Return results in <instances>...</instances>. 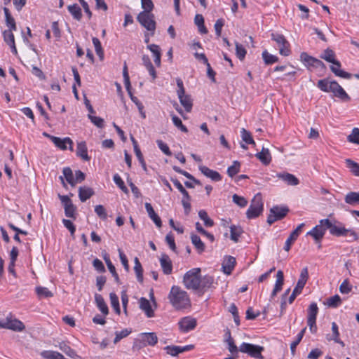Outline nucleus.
Instances as JSON below:
<instances>
[{"instance_id":"nucleus-36","label":"nucleus","mask_w":359,"mask_h":359,"mask_svg":"<svg viewBox=\"0 0 359 359\" xmlns=\"http://www.w3.org/2000/svg\"><path fill=\"white\" fill-rule=\"evenodd\" d=\"M243 232V231L240 226L231 225L230 226V238L235 243H237Z\"/></svg>"},{"instance_id":"nucleus-21","label":"nucleus","mask_w":359,"mask_h":359,"mask_svg":"<svg viewBox=\"0 0 359 359\" xmlns=\"http://www.w3.org/2000/svg\"><path fill=\"white\" fill-rule=\"evenodd\" d=\"M277 177L282 180L287 185L296 186L299 183V180L294 175L288 172L278 173Z\"/></svg>"},{"instance_id":"nucleus-51","label":"nucleus","mask_w":359,"mask_h":359,"mask_svg":"<svg viewBox=\"0 0 359 359\" xmlns=\"http://www.w3.org/2000/svg\"><path fill=\"white\" fill-rule=\"evenodd\" d=\"M235 264L236 259L231 256L228 257L226 259V264L222 266L224 272L225 273L229 274L233 269Z\"/></svg>"},{"instance_id":"nucleus-43","label":"nucleus","mask_w":359,"mask_h":359,"mask_svg":"<svg viewBox=\"0 0 359 359\" xmlns=\"http://www.w3.org/2000/svg\"><path fill=\"white\" fill-rule=\"evenodd\" d=\"M65 178L67 182L72 186L74 187L76 184V182L74 178V175L72 169L69 167H65L62 170Z\"/></svg>"},{"instance_id":"nucleus-7","label":"nucleus","mask_w":359,"mask_h":359,"mask_svg":"<svg viewBox=\"0 0 359 359\" xmlns=\"http://www.w3.org/2000/svg\"><path fill=\"white\" fill-rule=\"evenodd\" d=\"M137 20L147 30L151 32V34L152 36L154 35L156 29V22L153 13L147 14V13H140L137 17Z\"/></svg>"},{"instance_id":"nucleus-58","label":"nucleus","mask_w":359,"mask_h":359,"mask_svg":"<svg viewBox=\"0 0 359 359\" xmlns=\"http://www.w3.org/2000/svg\"><path fill=\"white\" fill-rule=\"evenodd\" d=\"M114 182L115 184L126 194L128 193V188L125 186L124 182L121 179V177L118 175L115 174L113 177Z\"/></svg>"},{"instance_id":"nucleus-55","label":"nucleus","mask_w":359,"mask_h":359,"mask_svg":"<svg viewBox=\"0 0 359 359\" xmlns=\"http://www.w3.org/2000/svg\"><path fill=\"white\" fill-rule=\"evenodd\" d=\"M171 116H172V121L173 122V124L178 129H180L181 131H182L184 133H187L188 132L187 128L184 125H183L181 119L178 116H177L175 114H172Z\"/></svg>"},{"instance_id":"nucleus-63","label":"nucleus","mask_w":359,"mask_h":359,"mask_svg":"<svg viewBox=\"0 0 359 359\" xmlns=\"http://www.w3.org/2000/svg\"><path fill=\"white\" fill-rule=\"evenodd\" d=\"M352 290V285L348 279H345L339 286V291L342 294H348Z\"/></svg>"},{"instance_id":"nucleus-45","label":"nucleus","mask_w":359,"mask_h":359,"mask_svg":"<svg viewBox=\"0 0 359 359\" xmlns=\"http://www.w3.org/2000/svg\"><path fill=\"white\" fill-rule=\"evenodd\" d=\"M198 217L201 220L203 221L204 225L205 226L211 227L214 225V221L208 217V213L205 210H201L198 212Z\"/></svg>"},{"instance_id":"nucleus-50","label":"nucleus","mask_w":359,"mask_h":359,"mask_svg":"<svg viewBox=\"0 0 359 359\" xmlns=\"http://www.w3.org/2000/svg\"><path fill=\"white\" fill-rule=\"evenodd\" d=\"M262 57L266 65H271L278 61V57L264 50L262 53Z\"/></svg>"},{"instance_id":"nucleus-53","label":"nucleus","mask_w":359,"mask_h":359,"mask_svg":"<svg viewBox=\"0 0 359 359\" xmlns=\"http://www.w3.org/2000/svg\"><path fill=\"white\" fill-rule=\"evenodd\" d=\"M92 41H93V43L94 45V46H95V50L97 55L100 57V58L101 60H102L103 57H104V51L102 48V45H101L100 40L97 37H93L92 39Z\"/></svg>"},{"instance_id":"nucleus-44","label":"nucleus","mask_w":359,"mask_h":359,"mask_svg":"<svg viewBox=\"0 0 359 359\" xmlns=\"http://www.w3.org/2000/svg\"><path fill=\"white\" fill-rule=\"evenodd\" d=\"M330 69L336 76L344 79H349L352 76L351 74L340 69V67H338L337 66L334 65L330 66Z\"/></svg>"},{"instance_id":"nucleus-4","label":"nucleus","mask_w":359,"mask_h":359,"mask_svg":"<svg viewBox=\"0 0 359 359\" xmlns=\"http://www.w3.org/2000/svg\"><path fill=\"white\" fill-rule=\"evenodd\" d=\"M200 277V268H194L187 271L183 278V283L186 288L195 291L199 290Z\"/></svg>"},{"instance_id":"nucleus-60","label":"nucleus","mask_w":359,"mask_h":359,"mask_svg":"<svg viewBox=\"0 0 359 359\" xmlns=\"http://www.w3.org/2000/svg\"><path fill=\"white\" fill-rule=\"evenodd\" d=\"M233 202L241 208H244L248 204V201L243 196H240L237 194H233L232 196Z\"/></svg>"},{"instance_id":"nucleus-17","label":"nucleus","mask_w":359,"mask_h":359,"mask_svg":"<svg viewBox=\"0 0 359 359\" xmlns=\"http://www.w3.org/2000/svg\"><path fill=\"white\" fill-rule=\"evenodd\" d=\"M304 223H302L300 224L291 233L290 235L289 236V237L287 238V239L285 241V246H284V250L285 251H289L290 248H291V245L293 243V242L294 241L297 240V238H298L302 228L304 226Z\"/></svg>"},{"instance_id":"nucleus-59","label":"nucleus","mask_w":359,"mask_h":359,"mask_svg":"<svg viewBox=\"0 0 359 359\" xmlns=\"http://www.w3.org/2000/svg\"><path fill=\"white\" fill-rule=\"evenodd\" d=\"M142 1V8L144 9L143 11H142L141 13H147V14L149 13H151V12L152 11L153 8H154V4L152 2L151 0H141Z\"/></svg>"},{"instance_id":"nucleus-40","label":"nucleus","mask_w":359,"mask_h":359,"mask_svg":"<svg viewBox=\"0 0 359 359\" xmlns=\"http://www.w3.org/2000/svg\"><path fill=\"white\" fill-rule=\"evenodd\" d=\"M58 347L62 352L72 358H75L77 355L76 351L64 341L60 342Z\"/></svg>"},{"instance_id":"nucleus-2","label":"nucleus","mask_w":359,"mask_h":359,"mask_svg":"<svg viewBox=\"0 0 359 359\" xmlns=\"http://www.w3.org/2000/svg\"><path fill=\"white\" fill-rule=\"evenodd\" d=\"M317 86L323 92L332 93L335 97L343 101H349L351 100L349 95L335 81H330L328 79H320L318 81Z\"/></svg>"},{"instance_id":"nucleus-38","label":"nucleus","mask_w":359,"mask_h":359,"mask_svg":"<svg viewBox=\"0 0 359 359\" xmlns=\"http://www.w3.org/2000/svg\"><path fill=\"white\" fill-rule=\"evenodd\" d=\"M41 355L44 359H65L63 355L54 351H43Z\"/></svg>"},{"instance_id":"nucleus-35","label":"nucleus","mask_w":359,"mask_h":359,"mask_svg":"<svg viewBox=\"0 0 359 359\" xmlns=\"http://www.w3.org/2000/svg\"><path fill=\"white\" fill-rule=\"evenodd\" d=\"M134 263H135L134 271H135V273L136 274V277H137V281L139 283H143V280H144V278H143V269H142V264H141V263L139 261L137 257L135 258Z\"/></svg>"},{"instance_id":"nucleus-12","label":"nucleus","mask_w":359,"mask_h":359,"mask_svg":"<svg viewBox=\"0 0 359 359\" xmlns=\"http://www.w3.org/2000/svg\"><path fill=\"white\" fill-rule=\"evenodd\" d=\"M178 325L181 332H188L196 327L197 322L195 318L191 316H186L180 320Z\"/></svg>"},{"instance_id":"nucleus-48","label":"nucleus","mask_w":359,"mask_h":359,"mask_svg":"<svg viewBox=\"0 0 359 359\" xmlns=\"http://www.w3.org/2000/svg\"><path fill=\"white\" fill-rule=\"evenodd\" d=\"M241 163L238 161H234L233 165L227 169V174L230 177H233L240 171Z\"/></svg>"},{"instance_id":"nucleus-11","label":"nucleus","mask_w":359,"mask_h":359,"mask_svg":"<svg viewBox=\"0 0 359 359\" xmlns=\"http://www.w3.org/2000/svg\"><path fill=\"white\" fill-rule=\"evenodd\" d=\"M137 341L140 346H154L158 342V337L155 332L141 333Z\"/></svg>"},{"instance_id":"nucleus-26","label":"nucleus","mask_w":359,"mask_h":359,"mask_svg":"<svg viewBox=\"0 0 359 359\" xmlns=\"http://www.w3.org/2000/svg\"><path fill=\"white\" fill-rule=\"evenodd\" d=\"M76 155L83 161H89L90 157L88 155V149L85 142H80L77 144Z\"/></svg>"},{"instance_id":"nucleus-41","label":"nucleus","mask_w":359,"mask_h":359,"mask_svg":"<svg viewBox=\"0 0 359 359\" xmlns=\"http://www.w3.org/2000/svg\"><path fill=\"white\" fill-rule=\"evenodd\" d=\"M171 182L174 184V185L177 187V189L180 191V192L183 195V198H186V200L191 201V196H189L188 191L184 188L182 184L177 180L176 178L171 177Z\"/></svg>"},{"instance_id":"nucleus-46","label":"nucleus","mask_w":359,"mask_h":359,"mask_svg":"<svg viewBox=\"0 0 359 359\" xmlns=\"http://www.w3.org/2000/svg\"><path fill=\"white\" fill-rule=\"evenodd\" d=\"M306 327L303 328L300 331V332L298 334L297 339L291 343V344H290V351H291V353H292V355H295L296 347L300 343V341H302V338H303V337L304 335V333L306 332Z\"/></svg>"},{"instance_id":"nucleus-57","label":"nucleus","mask_w":359,"mask_h":359,"mask_svg":"<svg viewBox=\"0 0 359 359\" xmlns=\"http://www.w3.org/2000/svg\"><path fill=\"white\" fill-rule=\"evenodd\" d=\"M225 342L227 343L228 350L231 353H232V354L238 353L239 348H238V347L235 344L234 341H233V338L231 337V336H229V339H226Z\"/></svg>"},{"instance_id":"nucleus-34","label":"nucleus","mask_w":359,"mask_h":359,"mask_svg":"<svg viewBox=\"0 0 359 359\" xmlns=\"http://www.w3.org/2000/svg\"><path fill=\"white\" fill-rule=\"evenodd\" d=\"M191 240L192 244L194 245L195 248L197 250L198 253H202L205 250V244L201 241L200 237L196 234L191 235Z\"/></svg>"},{"instance_id":"nucleus-28","label":"nucleus","mask_w":359,"mask_h":359,"mask_svg":"<svg viewBox=\"0 0 359 359\" xmlns=\"http://www.w3.org/2000/svg\"><path fill=\"white\" fill-rule=\"evenodd\" d=\"M142 60L143 65L146 67L150 76H151L152 81H154L157 77L156 72L150 60L149 57L147 55H144L142 57Z\"/></svg>"},{"instance_id":"nucleus-32","label":"nucleus","mask_w":359,"mask_h":359,"mask_svg":"<svg viewBox=\"0 0 359 359\" xmlns=\"http://www.w3.org/2000/svg\"><path fill=\"white\" fill-rule=\"evenodd\" d=\"M4 12L6 18V24L10 30H16L17 26L15 21V19L12 17L10 11L8 8H4Z\"/></svg>"},{"instance_id":"nucleus-16","label":"nucleus","mask_w":359,"mask_h":359,"mask_svg":"<svg viewBox=\"0 0 359 359\" xmlns=\"http://www.w3.org/2000/svg\"><path fill=\"white\" fill-rule=\"evenodd\" d=\"M50 140L54 143V144L57 147L62 150L67 149V144L69 145V149L71 151L73 150V142L69 137H65L63 139H61L57 137H50Z\"/></svg>"},{"instance_id":"nucleus-54","label":"nucleus","mask_w":359,"mask_h":359,"mask_svg":"<svg viewBox=\"0 0 359 359\" xmlns=\"http://www.w3.org/2000/svg\"><path fill=\"white\" fill-rule=\"evenodd\" d=\"M65 216L67 217L76 219V208L73 203H70L64 207Z\"/></svg>"},{"instance_id":"nucleus-9","label":"nucleus","mask_w":359,"mask_h":359,"mask_svg":"<svg viewBox=\"0 0 359 359\" xmlns=\"http://www.w3.org/2000/svg\"><path fill=\"white\" fill-rule=\"evenodd\" d=\"M271 39L276 42L279 46V53L284 56H288L290 54V43L285 37L280 34L272 33Z\"/></svg>"},{"instance_id":"nucleus-29","label":"nucleus","mask_w":359,"mask_h":359,"mask_svg":"<svg viewBox=\"0 0 359 359\" xmlns=\"http://www.w3.org/2000/svg\"><path fill=\"white\" fill-rule=\"evenodd\" d=\"M93 195L94 191L92 188L88 187H81L79 189V197L82 202H85Z\"/></svg>"},{"instance_id":"nucleus-33","label":"nucleus","mask_w":359,"mask_h":359,"mask_svg":"<svg viewBox=\"0 0 359 359\" xmlns=\"http://www.w3.org/2000/svg\"><path fill=\"white\" fill-rule=\"evenodd\" d=\"M95 300L97 306L99 308L100 311L104 315H107L109 313V309H108V307H107L103 297H102V295H100L99 294H95Z\"/></svg>"},{"instance_id":"nucleus-8","label":"nucleus","mask_w":359,"mask_h":359,"mask_svg":"<svg viewBox=\"0 0 359 359\" xmlns=\"http://www.w3.org/2000/svg\"><path fill=\"white\" fill-rule=\"evenodd\" d=\"M288 212L289 209L286 206H273L270 210V214L267 217L266 222L269 225H271L276 220H280L284 218Z\"/></svg>"},{"instance_id":"nucleus-49","label":"nucleus","mask_w":359,"mask_h":359,"mask_svg":"<svg viewBox=\"0 0 359 359\" xmlns=\"http://www.w3.org/2000/svg\"><path fill=\"white\" fill-rule=\"evenodd\" d=\"M346 164L351 172L355 176H359V164L351 159L346 160Z\"/></svg>"},{"instance_id":"nucleus-10","label":"nucleus","mask_w":359,"mask_h":359,"mask_svg":"<svg viewBox=\"0 0 359 359\" xmlns=\"http://www.w3.org/2000/svg\"><path fill=\"white\" fill-rule=\"evenodd\" d=\"M325 221L327 219H320L319 224L306 233L307 236H312L316 243L320 242L327 229Z\"/></svg>"},{"instance_id":"nucleus-27","label":"nucleus","mask_w":359,"mask_h":359,"mask_svg":"<svg viewBox=\"0 0 359 359\" xmlns=\"http://www.w3.org/2000/svg\"><path fill=\"white\" fill-rule=\"evenodd\" d=\"M147 48L153 53L154 61L157 67L161 66V53L159 46L156 44H149Z\"/></svg>"},{"instance_id":"nucleus-5","label":"nucleus","mask_w":359,"mask_h":359,"mask_svg":"<svg viewBox=\"0 0 359 359\" xmlns=\"http://www.w3.org/2000/svg\"><path fill=\"white\" fill-rule=\"evenodd\" d=\"M264 208L262 196L260 194H256L251 201V204L246 212V216L248 219H254L259 217Z\"/></svg>"},{"instance_id":"nucleus-18","label":"nucleus","mask_w":359,"mask_h":359,"mask_svg":"<svg viewBox=\"0 0 359 359\" xmlns=\"http://www.w3.org/2000/svg\"><path fill=\"white\" fill-rule=\"evenodd\" d=\"M284 283V274L281 270H278L276 273V280L274 287L271 294V299H273L283 287Z\"/></svg>"},{"instance_id":"nucleus-61","label":"nucleus","mask_w":359,"mask_h":359,"mask_svg":"<svg viewBox=\"0 0 359 359\" xmlns=\"http://www.w3.org/2000/svg\"><path fill=\"white\" fill-rule=\"evenodd\" d=\"M13 30L7 29L3 33L5 42L9 46L15 43V38L13 34Z\"/></svg>"},{"instance_id":"nucleus-37","label":"nucleus","mask_w":359,"mask_h":359,"mask_svg":"<svg viewBox=\"0 0 359 359\" xmlns=\"http://www.w3.org/2000/svg\"><path fill=\"white\" fill-rule=\"evenodd\" d=\"M344 201L346 203L351 205L359 204V192L351 191L348 193L345 196Z\"/></svg>"},{"instance_id":"nucleus-62","label":"nucleus","mask_w":359,"mask_h":359,"mask_svg":"<svg viewBox=\"0 0 359 359\" xmlns=\"http://www.w3.org/2000/svg\"><path fill=\"white\" fill-rule=\"evenodd\" d=\"M348 140L350 142L358 144L359 143V129L354 128L351 133L348 136Z\"/></svg>"},{"instance_id":"nucleus-14","label":"nucleus","mask_w":359,"mask_h":359,"mask_svg":"<svg viewBox=\"0 0 359 359\" xmlns=\"http://www.w3.org/2000/svg\"><path fill=\"white\" fill-rule=\"evenodd\" d=\"M6 329L15 332H22L25 329V326L20 320L7 317L6 319Z\"/></svg>"},{"instance_id":"nucleus-24","label":"nucleus","mask_w":359,"mask_h":359,"mask_svg":"<svg viewBox=\"0 0 359 359\" xmlns=\"http://www.w3.org/2000/svg\"><path fill=\"white\" fill-rule=\"evenodd\" d=\"M144 205L149 218L155 223V224L158 227H161V219L159 217V216L155 212L152 205L149 203H146Z\"/></svg>"},{"instance_id":"nucleus-23","label":"nucleus","mask_w":359,"mask_h":359,"mask_svg":"<svg viewBox=\"0 0 359 359\" xmlns=\"http://www.w3.org/2000/svg\"><path fill=\"white\" fill-rule=\"evenodd\" d=\"M214 283V279L212 276H205L204 277H200V285L198 292L202 294L204 293L206 290L210 289Z\"/></svg>"},{"instance_id":"nucleus-6","label":"nucleus","mask_w":359,"mask_h":359,"mask_svg":"<svg viewBox=\"0 0 359 359\" xmlns=\"http://www.w3.org/2000/svg\"><path fill=\"white\" fill-rule=\"evenodd\" d=\"M264 348L259 345H255L250 343L243 342L239 346V351L241 353H247L250 357L256 359H263L262 355Z\"/></svg>"},{"instance_id":"nucleus-19","label":"nucleus","mask_w":359,"mask_h":359,"mask_svg":"<svg viewBox=\"0 0 359 359\" xmlns=\"http://www.w3.org/2000/svg\"><path fill=\"white\" fill-rule=\"evenodd\" d=\"M160 264L162 268L163 273L169 275L172 271V264L169 256L166 254H163L160 258Z\"/></svg>"},{"instance_id":"nucleus-25","label":"nucleus","mask_w":359,"mask_h":359,"mask_svg":"<svg viewBox=\"0 0 359 359\" xmlns=\"http://www.w3.org/2000/svg\"><path fill=\"white\" fill-rule=\"evenodd\" d=\"M334 57L335 54L334 51L329 48L324 50L323 53L320 55V58L325 60L328 62L332 63L334 65H336L338 67H341L340 62L335 60Z\"/></svg>"},{"instance_id":"nucleus-30","label":"nucleus","mask_w":359,"mask_h":359,"mask_svg":"<svg viewBox=\"0 0 359 359\" xmlns=\"http://www.w3.org/2000/svg\"><path fill=\"white\" fill-rule=\"evenodd\" d=\"M255 156L264 165H269L271 161V156L268 149L262 148V151L255 154Z\"/></svg>"},{"instance_id":"nucleus-22","label":"nucleus","mask_w":359,"mask_h":359,"mask_svg":"<svg viewBox=\"0 0 359 359\" xmlns=\"http://www.w3.org/2000/svg\"><path fill=\"white\" fill-rule=\"evenodd\" d=\"M140 308L144 312L148 318L154 316V311L151 308L150 302L145 297H141L140 299Z\"/></svg>"},{"instance_id":"nucleus-42","label":"nucleus","mask_w":359,"mask_h":359,"mask_svg":"<svg viewBox=\"0 0 359 359\" xmlns=\"http://www.w3.org/2000/svg\"><path fill=\"white\" fill-rule=\"evenodd\" d=\"M308 318L307 320H316V317L318 313V307L316 302H312L308 308Z\"/></svg>"},{"instance_id":"nucleus-13","label":"nucleus","mask_w":359,"mask_h":359,"mask_svg":"<svg viewBox=\"0 0 359 359\" xmlns=\"http://www.w3.org/2000/svg\"><path fill=\"white\" fill-rule=\"evenodd\" d=\"M194 348V345H187L184 346H167L164 348L166 351V353L172 356H177L180 353L189 351Z\"/></svg>"},{"instance_id":"nucleus-47","label":"nucleus","mask_w":359,"mask_h":359,"mask_svg":"<svg viewBox=\"0 0 359 359\" xmlns=\"http://www.w3.org/2000/svg\"><path fill=\"white\" fill-rule=\"evenodd\" d=\"M36 292L39 298H48L53 296V294L47 287H36Z\"/></svg>"},{"instance_id":"nucleus-1","label":"nucleus","mask_w":359,"mask_h":359,"mask_svg":"<svg viewBox=\"0 0 359 359\" xmlns=\"http://www.w3.org/2000/svg\"><path fill=\"white\" fill-rule=\"evenodd\" d=\"M168 299L176 310L187 309L191 306V301L187 292L179 286L174 285L171 287Z\"/></svg>"},{"instance_id":"nucleus-20","label":"nucleus","mask_w":359,"mask_h":359,"mask_svg":"<svg viewBox=\"0 0 359 359\" xmlns=\"http://www.w3.org/2000/svg\"><path fill=\"white\" fill-rule=\"evenodd\" d=\"M199 170L212 181L219 182L222 180V177L217 171L211 170L205 165H200Z\"/></svg>"},{"instance_id":"nucleus-15","label":"nucleus","mask_w":359,"mask_h":359,"mask_svg":"<svg viewBox=\"0 0 359 359\" xmlns=\"http://www.w3.org/2000/svg\"><path fill=\"white\" fill-rule=\"evenodd\" d=\"M308 278H309L308 268L304 267L302 269L297 285L294 288V290L295 291L296 293L300 294L302 292L304 285H306V283L307 282Z\"/></svg>"},{"instance_id":"nucleus-64","label":"nucleus","mask_w":359,"mask_h":359,"mask_svg":"<svg viewBox=\"0 0 359 359\" xmlns=\"http://www.w3.org/2000/svg\"><path fill=\"white\" fill-rule=\"evenodd\" d=\"M95 212L101 219L105 220L107 218V214L103 205H96L95 207Z\"/></svg>"},{"instance_id":"nucleus-3","label":"nucleus","mask_w":359,"mask_h":359,"mask_svg":"<svg viewBox=\"0 0 359 359\" xmlns=\"http://www.w3.org/2000/svg\"><path fill=\"white\" fill-rule=\"evenodd\" d=\"M325 222L327 224V228L329 229L331 235L340 237L349 234L351 237L349 241H355L358 239V236L354 230L346 229L340 222L335 221L333 223L329 219H327V221Z\"/></svg>"},{"instance_id":"nucleus-31","label":"nucleus","mask_w":359,"mask_h":359,"mask_svg":"<svg viewBox=\"0 0 359 359\" xmlns=\"http://www.w3.org/2000/svg\"><path fill=\"white\" fill-rule=\"evenodd\" d=\"M177 96L181 104L184 107L185 110L187 112H190L192 109L193 106L192 100L190 95H185L184 93L182 95H178Z\"/></svg>"},{"instance_id":"nucleus-39","label":"nucleus","mask_w":359,"mask_h":359,"mask_svg":"<svg viewBox=\"0 0 359 359\" xmlns=\"http://www.w3.org/2000/svg\"><path fill=\"white\" fill-rule=\"evenodd\" d=\"M67 9L74 19L81 20L82 18L81 9L76 4L68 6Z\"/></svg>"},{"instance_id":"nucleus-56","label":"nucleus","mask_w":359,"mask_h":359,"mask_svg":"<svg viewBox=\"0 0 359 359\" xmlns=\"http://www.w3.org/2000/svg\"><path fill=\"white\" fill-rule=\"evenodd\" d=\"M341 297L338 294H335L327 301V305L329 307L336 308L341 304Z\"/></svg>"},{"instance_id":"nucleus-52","label":"nucleus","mask_w":359,"mask_h":359,"mask_svg":"<svg viewBox=\"0 0 359 359\" xmlns=\"http://www.w3.org/2000/svg\"><path fill=\"white\" fill-rule=\"evenodd\" d=\"M241 138L243 142L248 144H255V142L252 137L251 133L246 130L245 128H242L241 131Z\"/></svg>"}]
</instances>
